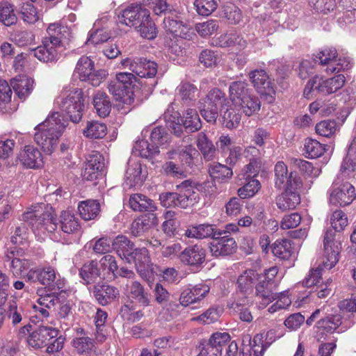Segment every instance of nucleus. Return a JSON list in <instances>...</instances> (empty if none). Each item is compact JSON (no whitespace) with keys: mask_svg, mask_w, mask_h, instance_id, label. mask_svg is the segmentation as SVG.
Segmentation results:
<instances>
[{"mask_svg":"<svg viewBox=\"0 0 356 356\" xmlns=\"http://www.w3.org/2000/svg\"><path fill=\"white\" fill-rule=\"evenodd\" d=\"M26 218L33 220L32 228L36 236H41L46 233H52L57 229V223L50 211L42 213H39L38 211L26 213Z\"/></svg>","mask_w":356,"mask_h":356,"instance_id":"obj_12","label":"nucleus"},{"mask_svg":"<svg viewBox=\"0 0 356 356\" xmlns=\"http://www.w3.org/2000/svg\"><path fill=\"white\" fill-rule=\"evenodd\" d=\"M137 80L135 74L130 72H120L115 76V81H111L108 86L109 92L118 102L120 108H129L134 102L131 85Z\"/></svg>","mask_w":356,"mask_h":356,"instance_id":"obj_6","label":"nucleus"},{"mask_svg":"<svg viewBox=\"0 0 356 356\" xmlns=\"http://www.w3.org/2000/svg\"><path fill=\"white\" fill-rule=\"evenodd\" d=\"M258 274L253 270L243 272L238 278V287L242 292H248L252 289L253 284L257 279Z\"/></svg>","mask_w":356,"mask_h":356,"instance_id":"obj_52","label":"nucleus"},{"mask_svg":"<svg viewBox=\"0 0 356 356\" xmlns=\"http://www.w3.org/2000/svg\"><path fill=\"white\" fill-rule=\"evenodd\" d=\"M20 16L23 21L27 24H34L39 19V15L33 3H24L21 7Z\"/></svg>","mask_w":356,"mask_h":356,"instance_id":"obj_60","label":"nucleus"},{"mask_svg":"<svg viewBox=\"0 0 356 356\" xmlns=\"http://www.w3.org/2000/svg\"><path fill=\"white\" fill-rule=\"evenodd\" d=\"M229 99L232 105L246 115L251 116L261 108V102L258 97L253 95L245 81L232 82L229 88Z\"/></svg>","mask_w":356,"mask_h":356,"instance_id":"obj_4","label":"nucleus"},{"mask_svg":"<svg viewBox=\"0 0 356 356\" xmlns=\"http://www.w3.org/2000/svg\"><path fill=\"white\" fill-rule=\"evenodd\" d=\"M258 284L255 286V295L259 299H261V305L262 307H265L270 302L275 300L273 290L276 288L273 285L266 282L265 280H262L257 277Z\"/></svg>","mask_w":356,"mask_h":356,"instance_id":"obj_37","label":"nucleus"},{"mask_svg":"<svg viewBox=\"0 0 356 356\" xmlns=\"http://www.w3.org/2000/svg\"><path fill=\"white\" fill-rule=\"evenodd\" d=\"M42 291V290H38L37 293L39 296V298L37 300L38 303L40 306H43L45 308H47L49 309H55V307L60 302V298L56 295L55 293H47L45 295H42L40 293V292Z\"/></svg>","mask_w":356,"mask_h":356,"instance_id":"obj_64","label":"nucleus"},{"mask_svg":"<svg viewBox=\"0 0 356 356\" xmlns=\"http://www.w3.org/2000/svg\"><path fill=\"white\" fill-rule=\"evenodd\" d=\"M229 333L217 332L212 334L207 345L197 356H220L223 347L230 341Z\"/></svg>","mask_w":356,"mask_h":356,"instance_id":"obj_17","label":"nucleus"},{"mask_svg":"<svg viewBox=\"0 0 356 356\" xmlns=\"http://www.w3.org/2000/svg\"><path fill=\"white\" fill-rule=\"evenodd\" d=\"M158 222L156 215L148 213L134 220L131 225V233L134 236H140Z\"/></svg>","mask_w":356,"mask_h":356,"instance_id":"obj_31","label":"nucleus"},{"mask_svg":"<svg viewBox=\"0 0 356 356\" xmlns=\"http://www.w3.org/2000/svg\"><path fill=\"white\" fill-rule=\"evenodd\" d=\"M121 64L142 78L153 77L157 72V65L155 62L142 58L134 59L127 58L121 60Z\"/></svg>","mask_w":356,"mask_h":356,"instance_id":"obj_14","label":"nucleus"},{"mask_svg":"<svg viewBox=\"0 0 356 356\" xmlns=\"http://www.w3.org/2000/svg\"><path fill=\"white\" fill-rule=\"evenodd\" d=\"M250 78L254 87L261 95H272L275 94V85L268 75L263 70H257L250 74Z\"/></svg>","mask_w":356,"mask_h":356,"instance_id":"obj_26","label":"nucleus"},{"mask_svg":"<svg viewBox=\"0 0 356 356\" xmlns=\"http://www.w3.org/2000/svg\"><path fill=\"white\" fill-rule=\"evenodd\" d=\"M65 128V121L58 111L53 112L35 127L34 139L43 151L51 154L57 147L58 139Z\"/></svg>","mask_w":356,"mask_h":356,"instance_id":"obj_2","label":"nucleus"},{"mask_svg":"<svg viewBox=\"0 0 356 356\" xmlns=\"http://www.w3.org/2000/svg\"><path fill=\"white\" fill-rule=\"evenodd\" d=\"M247 183L238 190V195L241 198H249L253 197L260 189V182L254 178L245 180Z\"/></svg>","mask_w":356,"mask_h":356,"instance_id":"obj_58","label":"nucleus"},{"mask_svg":"<svg viewBox=\"0 0 356 356\" xmlns=\"http://www.w3.org/2000/svg\"><path fill=\"white\" fill-rule=\"evenodd\" d=\"M335 234L332 230H327L325 233L323 245L324 254L322 263L316 269H312L307 276L302 281L305 287H312L316 285L322 276L324 270H330L339 261L340 252V243L334 239Z\"/></svg>","mask_w":356,"mask_h":356,"instance_id":"obj_3","label":"nucleus"},{"mask_svg":"<svg viewBox=\"0 0 356 356\" xmlns=\"http://www.w3.org/2000/svg\"><path fill=\"white\" fill-rule=\"evenodd\" d=\"M330 225L336 232H341L348 225V220L346 214L341 210L334 211L330 218Z\"/></svg>","mask_w":356,"mask_h":356,"instance_id":"obj_63","label":"nucleus"},{"mask_svg":"<svg viewBox=\"0 0 356 356\" xmlns=\"http://www.w3.org/2000/svg\"><path fill=\"white\" fill-rule=\"evenodd\" d=\"M127 295L140 304L143 307H148L151 300L149 295L144 286L138 281H132L127 284Z\"/></svg>","mask_w":356,"mask_h":356,"instance_id":"obj_33","label":"nucleus"},{"mask_svg":"<svg viewBox=\"0 0 356 356\" xmlns=\"http://www.w3.org/2000/svg\"><path fill=\"white\" fill-rule=\"evenodd\" d=\"M10 85L17 97L25 100L33 90L34 80L26 75H19L11 80Z\"/></svg>","mask_w":356,"mask_h":356,"instance_id":"obj_30","label":"nucleus"},{"mask_svg":"<svg viewBox=\"0 0 356 356\" xmlns=\"http://www.w3.org/2000/svg\"><path fill=\"white\" fill-rule=\"evenodd\" d=\"M195 182L186 179L177 185V193H168L160 195L161 204L165 207H179L187 208L193 206L199 200Z\"/></svg>","mask_w":356,"mask_h":356,"instance_id":"obj_5","label":"nucleus"},{"mask_svg":"<svg viewBox=\"0 0 356 356\" xmlns=\"http://www.w3.org/2000/svg\"><path fill=\"white\" fill-rule=\"evenodd\" d=\"M83 135L90 138H102L107 133V127L105 124L98 121H90L87 122L83 129Z\"/></svg>","mask_w":356,"mask_h":356,"instance_id":"obj_49","label":"nucleus"},{"mask_svg":"<svg viewBox=\"0 0 356 356\" xmlns=\"http://www.w3.org/2000/svg\"><path fill=\"white\" fill-rule=\"evenodd\" d=\"M104 174L105 164L103 156L99 152H93L90 154L82 173L83 179L93 181L102 177Z\"/></svg>","mask_w":356,"mask_h":356,"instance_id":"obj_16","label":"nucleus"},{"mask_svg":"<svg viewBox=\"0 0 356 356\" xmlns=\"http://www.w3.org/2000/svg\"><path fill=\"white\" fill-rule=\"evenodd\" d=\"M80 216L85 220L95 219L100 212V204L97 200H87L79 204Z\"/></svg>","mask_w":356,"mask_h":356,"instance_id":"obj_39","label":"nucleus"},{"mask_svg":"<svg viewBox=\"0 0 356 356\" xmlns=\"http://www.w3.org/2000/svg\"><path fill=\"white\" fill-rule=\"evenodd\" d=\"M23 250L16 247L7 249L4 252L2 258L3 265L15 277L24 276L31 267V263L29 259L25 258Z\"/></svg>","mask_w":356,"mask_h":356,"instance_id":"obj_10","label":"nucleus"},{"mask_svg":"<svg viewBox=\"0 0 356 356\" xmlns=\"http://www.w3.org/2000/svg\"><path fill=\"white\" fill-rule=\"evenodd\" d=\"M149 17V11L140 4H131L118 15V22L129 26H137Z\"/></svg>","mask_w":356,"mask_h":356,"instance_id":"obj_15","label":"nucleus"},{"mask_svg":"<svg viewBox=\"0 0 356 356\" xmlns=\"http://www.w3.org/2000/svg\"><path fill=\"white\" fill-rule=\"evenodd\" d=\"M225 95L220 90L215 88L211 90L207 95L204 102L206 106H212L217 109L225 102Z\"/></svg>","mask_w":356,"mask_h":356,"instance_id":"obj_62","label":"nucleus"},{"mask_svg":"<svg viewBox=\"0 0 356 356\" xmlns=\"http://www.w3.org/2000/svg\"><path fill=\"white\" fill-rule=\"evenodd\" d=\"M216 44L221 47H235L239 50L246 47V41L241 35L235 33L220 35L216 39Z\"/></svg>","mask_w":356,"mask_h":356,"instance_id":"obj_44","label":"nucleus"},{"mask_svg":"<svg viewBox=\"0 0 356 356\" xmlns=\"http://www.w3.org/2000/svg\"><path fill=\"white\" fill-rule=\"evenodd\" d=\"M315 60L318 61L322 65L327 66L325 70L327 73H339L352 67L350 59L348 57L338 56L334 47H326L322 49L316 55Z\"/></svg>","mask_w":356,"mask_h":356,"instance_id":"obj_9","label":"nucleus"},{"mask_svg":"<svg viewBox=\"0 0 356 356\" xmlns=\"http://www.w3.org/2000/svg\"><path fill=\"white\" fill-rule=\"evenodd\" d=\"M131 263H134L137 272L145 279H147L152 272V265L149 256L148 250L145 248H135Z\"/></svg>","mask_w":356,"mask_h":356,"instance_id":"obj_24","label":"nucleus"},{"mask_svg":"<svg viewBox=\"0 0 356 356\" xmlns=\"http://www.w3.org/2000/svg\"><path fill=\"white\" fill-rule=\"evenodd\" d=\"M113 248L127 263L131 264L133 259L131 254L134 250V243L124 236H118L113 241Z\"/></svg>","mask_w":356,"mask_h":356,"instance_id":"obj_34","label":"nucleus"},{"mask_svg":"<svg viewBox=\"0 0 356 356\" xmlns=\"http://www.w3.org/2000/svg\"><path fill=\"white\" fill-rule=\"evenodd\" d=\"M59 227L63 233L67 234L75 233L80 227L77 218L68 211H64L61 213Z\"/></svg>","mask_w":356,"mask_h":356,"instance_id":"obj_43","label":"nucleus"},{"mask_svg":"<svg viewBox=\"0 0 356 356\" xmlns=\"http://www.w3.org/2000/svg\"><path fill=\"white\" fill-rule=\"evenodd\" d=\"M182 125L189 132H195L202 127V122L195 109L188 108L183 114Z\"/></svg>","mask_w":356,"mask_h":356,"instance_id":"obj_46","label":"nucleus"},{"mask_svg":"<svg viewBox=\"0 0 356 356\" xmlns=\"http://www.w3.org/2000/svg\"><path fill=\"white\" fill-rule=\"evenodd\" d=\"M150 140L152 145L157 147L158 149L159 147L165 148L169 143L170 136L163 128L157 127L152 129Z\"/></svg>","mask_w":356,"mask_h":356,"instance_id":"obj_54","label":"nucleus"},{"mask_svg":"<svg viewBox=\"0 0 356 356\" xmlns=\"http://www.w3.org/2000/svg\"><path fill=\"white\" fill-rule=\"evenodd\" d=\"M209 172L213 181L216 180L219 181L229 179L233 175L231 168L220 163L211 165L209 167Z\"/></svg>","mask_w":356,"mask_h":356,"instance_id":"obj_53","label":"nucleus"},{"mask_svg":"<svg viewBox=\"0 0 356 356\" xmlns=\"http://www.w3.org/2000/svg\"><path fill=\"white\" fill-rule=\"evenodd\" d=\"M220 234L213 238L210 243L211 254L216 257L227 256L232 254L236 248L235 240L229 235H223L225 232L220 231Z\"/></svg>","mask_w":356,"mask_h":356,"instance_id":"obj_18","label":"nucleus"},{"mask_svg":"<svg viewBox=\"0 0 356 356\" xmlns=\"http://www.w3.org/2000/svg\"><path fill=\"white\" fill-rule=\"evenodd\" d=\"M299 188L292 187L284 188V191L276 199V204L281 211L294 209L300 203Z\"/></svg>","mask_w":356,"mask_h":356,"instance_id":"obj_28","label":"nucleus"},{"mask_svg":"<svg viewBox=\"0 0 356 356\" xmlns=\"http://www.w3.org/2000/svg\"><path fill=\"white\" fill-rule=\"evenodd\" d=\"M133 152L137 156L149 159L156 155L159 150L157 147L149 144L147 140H139L135 143Z\"/></svg>","mask_w":356,"mask_h":356,"instance_id":"obj_50","label":"nucleus"},{"mask_svg":"<svg viewBox=\"0 0 356 356\" xmlns=\"http://www.w3.org/2000/svg\"><path fill=\"white\" fill-rule=\"evenodd\" d=\"M205 255L204 250L200 245H195L186 248L180 254V259L185 264L195 266L204 261Z\"/></svg>","mask_w":356,"mask_h":356,"instance_id":"obj_35","label":"nucleus"},{"mask_svg":"<svg viewBox=\"0 0 356 356\" xmlns=\"http://www.w3.org/2000/svg\"><path fill=\"white\" fill-rule=\"evenodd\" d=\"M136 29L141 37L144 38L152 40L156 36V28L153 21L150 19V17L144 21H141Z\"/></svg>","mask_w":356,"mask_h":356,"instance_id":"obj_55","label":"nucleus"},{"mask_svg":"<svg viewBox=\"0 0 356 356\" xmlns=\"http://www.w3.org/2000/svg\"><path fill=\"white\" fill-rule=\"evenodd\" d=\"M167 127L176 136L182 133V124L180 123V115L170 105L163 114Z\"/></svg>","mask_w":356,"mask_h":356,"instance_id":"obj_42","label":"nucleus"},{"mask_svg":"<svg viewBox=\"0 0 356 356\" xmlns=\"http://www.w3.org/2000/svg\"><path fill=\"white\" fill-rule=\"evenodd\" d=\"M0 22L6 26H10L17 22L13 6L8 2L0 3Z\"/></svg>","mask_w":356,"mask_h":356,"instance_id":"obj_56","label":"nucleus"},{"mask_svg":"<svg viewBox=\"0 0 356 356\" xmlns=\"http://www.w3.org/2000/svg\"><path fill=\"white\" fill-rule=\"evenodd\" d=\"M58 330L48 326H40L33 331L27 338V343L35 349L41 348L47 345V341L56 337Z\"/></svg>","mask_w":356,"mask_h":356,"instance_id":"obj_20","label":"nucleus"},{"mask_svg":"<svg viewBox=\"0 0 356 356\" xmlns=\"http://www.w3.org/2000/svg\"><path fill=\"white\" fill-rule=\"evenodd\" d=\"M97 264L100 279L111 282L117 278L118 266L115 257L111 254L104 255Z\"/></svg>","mask_w":356,"mask_h":356,"instance_id":"obj_29","label":"nucleus"},{"mask_svg":"<svg viewBox=\"0 0 356 356\" xmlns=\"http://www.w3.org/2000/svg\"><path fill=\"white\" fill-rule=\"evenodd\" d=\"M241 113H243L239 108H235L232 104L222 115V124L229 129L236 128L241 122Z\"/></svg>","mask_w":356,"mask_h":356,"instance_id":"obj_47","label":"nucleus"},{"mask_svg":"<svg viewBox=\"0 0 356 356\" xmlns=\"http://www.w3.org/2000/svg\"><path fill=\"white\" fill-rule=\"evenodd\" d=\"M102 19L95 22L93 27L89 31L87 40L85 44L87 46H97L106 42L110 38V33L105 29L101 27Z\"/></svg>","mask_w":356,"mask_h":356,"instance_id":"obj_36","label":"nucleus"},{"mask_svg":"<svg viewBox=\"0 0 356 356\" xmlns=\"http://www.w3.org/2000/svg\"><path fill=\"white\" fill-rule=\"evenodd\" d=\"M275 184L280 189L286 188H300L302 181L296 172H289L286 165L283 161H278L275 165Z\"/></svg>","mask_w":356,"mask_h":356,"instance_id":"obj_13","label":"nucleus"},{"mask_svg":"<svg viewBox=\"0 0 356 356\" xmlns=\"http://www.w3.org/2000/svg\"><path fill=\"white\" fill-rule=\"evenodd\" d=\"M20 163L26 168L37 169L43 165V158L40 150L33 145H26L18 156Z\"/></svg>","mask_w":356,"mask_h":356,"instance_id":"obj_23","label":"nucleus"},{"mask_svg":"<svg viewBox=\"0 0 356 356\" xmlns=\"http://www.w3.org/2000/svg\"><path fill=\"white\" fill-rule=\"evenodd\" d=\"M209 292V287L205 284L190 286L184 289L179 296V303L184 307L197 303L203 300Z\"/></svg>","mask_w":356,"mask_h":356,"instance_id":"obj_22","label":"nucleus"},{"mask_svg":"<svg viewBox=\"0 0 356 356\" xmlns=\"http://www.w3.org/2000/svg\"><path fill=\"white\" fill-rule=\"evenodd\" d=\"M163 26L165 31L172 35L182 38L189 37L190 29L181 21L173 17H167L163 20Z\"/></svg>","mask_w":356,"mask_h":356,"instance_id":"obj_40","label":"nucleus"},{"mask_svg":"<svg viewBox=\"0 0 356 356\" xmlns=\"http://www.w3.org/2000/svg\"><path fill=\"white\" fill-rule=\"evenodd\" d=\"M129 205L136 211H149L152 213L156 209L154 203L151 199L139 193L130 196Z\"/></svg>","mask_w":356,"mask_h":356,"instance_id":"obj_41","label":"nucleus"},{"mask_svg":"<svg viewBox=\"0 0 356 356\" xmlns=\"http://www.w3.org/2000/svg\"><path fill=\"white\" fill-rule=\"evenodd\" d=\"M271 250L276 257L283 260H288L293 252L291 241L288 239L277 240L272 245Z\"/></svg>","mask_w":356,"mask_h":356,"instance_id":"obj_48","label":"nucleus"},{"mask_svg":"<svg viewBox=\"0 0 356 356\" xmlns=\"http://www.w3.org/2000/svg\"><path fill=\"white\" fill-rule=\"evenodd\" d=\"M345 81L346 78L343 74H338L327 79L315 76L307 82L304 90V96L310 99L314 92L324 95L334 93L343 86Z\"/></svg>","mask_w":356,"mask_h":356,"instance_id":"obj_8","label":"nucleus"},{"mask_svg":"<svg viewBox=\"0 0 356 356\" xmlns=\"http://www.w3.org/2000/svg\"><path fill=\"white\" fill-rule=\"evenodd\" d=\"M93 105L99 117L105 118L111 112V103L104 92L97 91L93 97Z\"/></svg>","mask_w":356,"mask_h":356,"instance_id":"obj_45","label":"nucleus"},{"mask_svg":"<svg viewBox=\"0 0 356 356\" xmlns=\"http://www.w3.org/2000/svg\"><path fill=\"white\" fill-rule=\"evenodd\" d=\"M55 106L66 114L72 122H79L84 108L82 90L78 88L64 89L56 99Z\"/></svg>","mask_w":356,"mask_h":356,"instance_id":"obj_7","label":"nucleus"},{"mask_svg":"<svg viewBox=\"0 0 356 356\" xmlns=\"http://www.w3.org/2000/svg\"><path fill=\"white\" fill-rule=\"evenodd\" d=\"M341 324L340 315L328 316L317 322V327L327 332H333Z\"/></svg>","mask_w":356,"mask_h":356,"instance_id":"obj_57","label":"nucleus"},{"mask_svg":"<svg viewBox=\"0 0 356 356\" xmlns=\"http://www.w3.org/2000/svg\"><path fill=\"white\" fill-rule=\"evenodd\" d=\"M99 267L97 262L92 261L88 264H85L80 270L79 274L86 284H90L100 278L99 273Z\"/></svg>","mask_w":356,"mask_h":356,"instance_id":"obj_51","label":"nucleus"},{"mask_svg":"<svg viewBox=\"0 0 356 356\" xmlns=\"http://www.w3.org/2000/svg\"><path fill=\"white\" fill-rule=\"evenodd\" d=\"M61 42L57 39L44 40L42 44L33 49V55L44 63L54 62L58 59Z\"/></svg>","mask_w":356,"mask_h":356,"instance_id":"obj_21","label":"nucleus"},{"mask_svg":"<svg viewBox=\"0 0 356 356\" xmlns=\"http://www.w3.org/2000/svg\"><path fill=\"white\" fill-rule=\"evenodd\" d=\"M197 146L205 158L208 159L213 156L215 151L213 143L208 139L203 132L200 133L197 137Z\"/></svg>","mask_w":356,"mask_h":356,"instance_id":"obj_61","label":"nucleus"},{"mask_svg":"<svg viewBox=\"0 0 356 356\" xmlns=\"http://www.w3.org/2000/svg\"><path fill=\"white\" fill-rule=\"evenodd\" d=\"M220 229L215 225L210 224H201L196 226H191L185 231V236L188 238L203 239L209 237L212 238L220 234Z\"/></svg>","mask_w":356,"mask_h":356,"instance_id":"obj_32","label":"nucleus"},{"mask_svg":"<svg viewBox=\"0 0 356 356\" xmlns=\"http://www.w3.org/2000/svg\"><path fill=\"white\" fill-rule=\"evenodd\" d=\"M244 154L249 159L250 163L243 168L241 175L243 176L245 180H248L259 174L262 169L263 163L260 158L259 150L255 147H248L244 151Z\"/></svg>","mask_w":356,"mask_h":356,"instance_id":"obj_19","label":"nucleus"},{"mask_svg":"<svg viewBox=\"0 0 356 356\" xmlns=\"http://www.w3.org/2000/svg\"><path fill=\"white\" fill-rule=\"evenodd\" d=\"M38 281L51 290L61 289L65 286V281L60 279L55 269L51 266L37 268Z\"/></svg>","mask_w":356,"mask_h":356,"instance_id":"obj_25","label":"nucleus"},{"mask_svg":"<svg viewBox=\"0 0 356 356\" xmlns=\"http://www.w3.org/2000/svg\"><path fill=\"white\" fill-rule=\"evenodd\" d=\"M305 151L307 156L315 159L321 156L325 152L324 145L316 140L307 138L305 142Z\"/></svg>","mask_w":356,"mask_h":356,"instance_id":"obj_59","label":"nucleus"},{"mask_svg":"<svg viewBox=\"0 0 356 356\" xmlns=\"http://www.w3.org/2000/svg\"><path fill=\"white\" fill-rule=\"evenodd\" d=\"M356 170V136L350 143L347 156L343 160L340 174L333 181L329 191V202L334 206L344 207L350 204L356 197L354 186L348 182L340 184V176L350 177Z\"/></svg>","mask_w":356,"mask_h":356,"instance_id":"obj_1","label":"nucleus"},{"mask_svg":"<svg viewBox=\"0 0 356 356\" xmlns=\"http://www.w3.org/2000/svg\"><path fill=\"white\" fill-rule=\"evenodd\" d=\"M117 288L110 285H97L93 290V295L99 304L107 305L118 296Z\"/></svg>","mask_w":356,"mask_h":356,"instance_id":"obj_38","label":"nucleus"},{"mask_svg":"<svg viewBox=\"0 0 356 356\" xmlns=\"http://www.w3.org/2000/svg\"><path fill=\"white\" fill-rule=\"evenodd\" d=\"M75 73L78 74L80 80L88 81L93 86H99L107 75L105 70H95L94 62L88 56H82L79 58L76 63Z\"/></svg>","mask_w":356,"mask_h":356,"instance_id":"obj_11","label":"nucleus"},{"mask_svg":"<svg viewBox=\"0 0 356 356\" xmlns=\"http://www.w3.org/2000/svg\"><path fill=\"white\" fill-rule=\"evenodd\" d=\"M147 175V170L143 169L138 162L130 159L125 173V181L130 187L140 186Z\"/></svg>","mask_w":356,"mask_h":356,"instance_id":"obj_27","label":"nucleus"}]
</instances>
